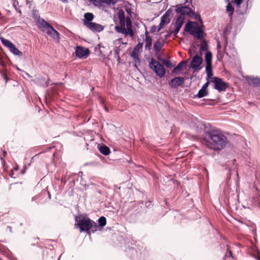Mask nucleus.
I'll return each mask as SVG.
<instances>
[{
  "label": "nucleus",
  "mask_w": 260,
  "mask_h": 260,
  "mask_svg": "<svg viewBox=\"0 0 260 260\" xmlns=\"http://www.w3.org/2000/svg\"><path fill=\"white\" fill-rule=\"evenodd\" d=\"M207 147L214 151H220L224 148L228 143L225 136L220 131L210 129L206 132Z\"/></svg>",
  "instance_id": "nucleus-1"
},
{
  "label": "nucleus",
  "mask_w": 260,
  "mask_h": 260,
  "mask_svg": "<svg viewBox=\"0 0 260 260\" xmlns=\"http://www.w3.org/2000/svg\"><path fill=\"white\" fill-rule=\"evenodd\" d=\"M184 32L183 35H184L185 32H187L191 35L198 39H202L204 36L203 29L198 25L196 22L188 21L185 25L184 28Z\"/></svg>",
  "instance_id": "nucleus-2"
},
{
  "label": "nucleus",
  "mask_w": 260,
  "mask_h": 260,
  "mask_svg": "<svg viewBox=\"0 0 260 260\" xmlns=\"http://www.w3.org/2000/svg\"><path fill=\"white\" fill-rule=\"evenodd\" d=\"M75 220L77 222L75 225L79 229L81 232H88L92 228L91 220L88 217H80L76 216Z\"/></svg>",
  "instance_id": "nucleus-3"
},
{
  "label": "nucleus",
  "mask_w": 260,
  "mask_h": 260,
  "mask_svg": "<svg viewBox=\"0 0 260 260\" xmlns=\"http://www.w3.org/2000/svg\"><path fill=\"white\" fill-rule=\"evenodd\" d=\"M126 25L127 29L125 27L123 28L122 27H118V26H115V29L118 32H120L125 35H129L132 37L134 36V32L132 29V20L129 16L126 17Z\"/></svg>",
  "instance_id": "nucleus-4"
},
{
  "label": "nucleus",
  "mask_w": 260,
  "mask_h": 260,
  "mask_svg": "<svg viewBox=\"0 0 260 260\" xmlns=\"http://www.w3.org/2000/svg\"><path fill=\"white\" fill-rule=\"evenodd\" d=\"M42 26L41 27V29L42 31H44L45 30L43 29L44 28H48L46 32L47 35L54 39H59V33L49 23L46 21L42 20Z\"/></svg>",
  "instance_id": "nucleus-5"
},
{
  "label": "nucleus",
  "mask_w": 260,
  "mask_h": 260,
  "mask_svg": "<svg viewBox=\"0 0 260 260\" xmlns=\"http://www.w3.org/2000/svg\"><path fill=\"white\" fill-rule=\"evenodd\" d=\"M149 66L157 76L160 78L162 77V65L159 61L152 58Z\"/></svg>",
  "instance_id": "nucleus-6"
},
{
  "label": "nucleus",
  "mask_w": 260,
  "mask_h": 260,
  "mask_svg": "<svg viewBox=\"0 0 260 260\" xmlns=\"http://www.w3.org/2000/svg\"><path fill=\"white\" fill-rule=\"evenodd\" d=\"M212 82L214 84V89L219 92L225 91L228 87V84L220 78L214 77Z\"/></svg>",
  "instance_id": "nucleus-7"
},
{
  "label": "nucleus",
  "mask_w": 260,
  "mask_h": 260,
  "mask_svg": "<svg viewBox=\"0 0 260 260\" xmlns=\"http://www.w3.org/2000/svg\"><path fill=\"white\" fill-rule=\"evenodd\" d=\"M184 17L182 16H179L178 17L176 20L175 23V30L174 31L172 30H170L168 32V35H166V38L169 37L173 33L174 37H176L177 36V34L179 32L180 28H181L183 23H184Z\"/></svg>",
  "instance_id": "nucleus-8"
},
{
  "label": "nucleus",
  "mask_w": 260,
  "mask_h": 260,
  "mask_svg": "<svg viewBox=\"0 0 260 260\" xmlns=\"http://www.w3.org/2000/svg\"><path fill=\"white\" fill-rule=\"evenodd\" d=\"M175 11L178 13L181 14L182 15H189L190 14L194 15V12L189 7V5L185 6L178 5L176 6Z\"/></svg>",
  "instance_id": "nucleus-9"
},
{
  "label": "nucleus",
  "mask_w": 260,
  "mask_h": 260,
  "mask_svg": "<svg viewBox=\"0 0 260 260\" xmlns=\"http://www.w3.org/2000/svg\"><path fill=\"white\" fill-rule=\"evenodd\" d=\"M90 53L88 48H85L82 46H78L76 48V55L79 58H86Z\"/></svg>",
  "instance_id": "nucleus-10"
},
{
  "label": "nucleus",
  "mask_w": 260,
  "mask_h": 260,
  "mask_svg": "<svg viewBox=\"0 0 260 260\" xmlns=\"http://www.w3.org/2000/svg\"><path fill=\"white\" fill-rule=\"evenodd\" d=\"M202 58L200 56L196 55L193 57L190 62V67L193 69L199 71L201 69V65L202 63Z\"/></svg>",
  "instance_id": "nucleus-11"
},
{
  "label": "nucleus",
  "mask_w": 260,
  "mask_h": 260,
  "mask_svg": "<svg viewBox=\"0 0 260 260\" xmlns=\"http://www.w3.org/2000/svg\"><path fill=\"white\" fill-rule=\"evenodd\" d=\"M86 27L92 31L95 32H100L102 31L105 27L104 26L95 22H86Z\"/></svg>",
  "instance_id": "nucleus-12"
},
{
  "label": "nucleus",
  "mask_w": 260,
  "mask_h": 260,
  "mask_svg": "<svg viewBox=\"0 0 260 260\" xmlns=\"http://www.w3.org/2000/svg\"><path fill=\"white\" fill-rule=\"evenodd\" d=\"M184 82L183 78L181 77H177L172 79L169 82V85L173 88H177L178 86H181Z\"/></svg>",
  "instance_id": "nucleus-13"
},
{
  "label": "nucleus",
  "mask_w": 260,
  "mask_h": 260,
  "mask_svg": "<svg viewBox=\"0 0 260 260\" xmlns=\"http://www.w3.org/2000/svg\"><path fill=\"white\" fill-rule=\"evenodd\" d=\"M245 79L250 85H252L254 87L260 86V78L247 76Z\"/></svg>",
  "instance_id": "nucleus-14"
},
{
  "label": "nucleus",
  "mask_w": 260,
  "mask_h": 260,
  "mask_svg": "<svg viewBox=\"0 0 260 260\" xmlns=\"http://www.w3.org/2000/svg\"><path fill=\"white\" fill-rule=\"evenodd\" d=\"M118 17L119 20V23L120 26H118V27H122L124 28L126 24V17L125 14L122 10H119L118 12Z\"/></svg>",
  "instance_id": "nucleus-15"
},
{
  "label": "nucleus",
  "mask_w": 260,
  "mask_h": 260,
  "mask_svg": "<svg viewBox=\"0 0 260 260\" xmlns=\"http://www.w3.org/2000/svg\"><path fill=\"white\" fill-rule=\"evenodd\" d=\"M131 57L133 58L134 60V67L138 69V66L141 64V60L139 57V51L133 49L131 54Z\"/></svg>",
  "instance_id": "nucleus-16"
},
{
  "label": "nucleus",
  "mask_w": 260,
  "mask_h": 260,
  "mask_svg": "<svg viewBox=\"0 0 260 260\" xmlns=\"http://www.w3.org/2000/svg\"><path fill=\"white\" fill-rule=\"evenodd\" d=\"M32 17L34 19H35L36 22L39 24V27L41 28L42 26V20L46 21L44 19L40 18V15H39V12L37 10L33 9L32 10Z\"/></svg>",
  "instance_id": "nucleus-17"
},
{
  "label": "nucleus",
  "mask_w": 260,
  "mask_h": 260,
  "mask_svg": "<svg viewBox=\"0 0 260 260\" xmlns=\"http://www.w3.org/2000/svg\"><path fill=\"white\" fill-rule=\"evenodd\" d=\"M187 63L186 60H182L179 63L177 67L174 68L172 71V73L174 74H178L182 70V68L184 67Z\"/></svg>",
  "instance_id": "nucleus-18"
},
{
  "label": "nucleus",
  "mask_w": 260,
  "mask_h": 260,
  "mask_svg": "<svg viewBox=\"0 0 260 260\" xmlns=\"http://www.w3.org/2000/svg\"><path fill=\"white\" fill-rule=\"evenodd\" d=\"M161 46V44L158 41L155 42L154 44V49L155 51V54L157 55L158 59L162 62V58L160 55Z\"/></svg>",
  "instance_id": "nucleus-19"
},
{
  "label": "nucleus",
  "mask_w": 260,
  "mask_h": 260,
  "mask_svg": "<svg viewBox=\"0 0 260 260\" xmlns=\"http://www.w3.org/2000/svg\"><path fill=\"white\" fill-rule=\"evenodd\" d=\"M98 147L99 151L104 155H108L110 153V148L104 144L99 145Z\"/></svg>",
  "instance_id": "nucleus-20"
},
{
  "label": "nucleus",
  "mask_w": 260,
  "mask_h": 260,
  "mask_svg": "<svg viewBox=\"0 0 260 260\" xmlns=\"http://www.w3.org/2000/svg\"><path fill=\"white\" fill-rule=\"evenodd\" d=\"M94 18V15L91 13H86L84 15L83 24L86 26V22L92 23L91 22Z\"/></svg>",
  "instance_id": "nucleus-21"
},
{
  "label": "nucleus",
  "mask_w": 260,
  "mask_h": 260,
  "mask_svg": "<svg viewBox=\"0 0 260 260\" xmlns=\"http://www.w3.org/2000/svg\"><path fill=\"white\" fill-rule=\"evenodd\" d=\"M36 82L40 86L43 87H47L49 85V82L46 81L45 78L42 77H38L36 79Z\"/></svg>",
  "instance_id": "nucleus-22"
},
{
  "label": "nucleus",
  "mask_w": 260,
  "mask_h": 260,
  "mask_svg": "<svg viewBox=\"0 0 260 260\" xmlns=\"http://www.w3.org/2000/svg\"><path fill=\"white\" fill-rule=\"evenodd\" d=\"M152 45V39L148 35V32H145V49L150 50Z\"/></svg>",
  "instance_id": "nucleus-23"
},
{
  "label": "nucleus",
  "mask_w": 260,
  "mask_h": 260,
  "mask_svg": "<svg viewBox=\"0 0 260 260\" xmlns=\"http://www.w3.org/2000/svg\"><path fill=\"white\" fill-rule=\"evenodd\" d=\"M208 90H205L203 88H201L199 90L198 93L195 95L194 98H198L199 99L202 98L208 94Z\"/></svg>",
  "instance_id": "nucleus-24"
},
{
  "label": "nucleus",
  "mask_w": 260,
  "mask_h": 260,
  "mask_svg": "<svg viewBox=\"0 0 260 260\" xmlns=\"http://www.w3.org/2000/svg\"><path fill=\"white\" fill-rule=\"evenodd\" d=\"M206 65H212V54L210 51H207L205 54Z\"/></svg>",
  "instance_id": "nucleus-25"
},
{
  "label": "nucleus",
  "mask_w": 260,
  "mask_h": 260,
  "mask_svg": "<svg viewBox=\"0 0 260 260\" xmlns=\"http://www.w3.org/2000/svg\"><path fill=\"white\" fill-rule=\"evenodd\" d=\"M208 50V44L206 41L204 39L201 41V45L200 47V52L202 55V52L207 51Z\"/></svg>",
  "instance_id": "nucleus-26"
},
{
  "label": "nucleus",
  "mask_w": 260,
  "mask_h": 260,
  "mask_svg": "<svg viewBox=\"0 0 260 260\" xmlns=\"http://www.w3.org/2000/svg\"><path fill=\"white\" fill-rule=\"evenodd\" d=\"M10 52L14 55H18V56H21L22 55V52L20 51L14 45H13L11 48L9 49Z\"/></svg>",
  "instance_id": "nucleus-27"
},
{
  "label": "nucleus",
  "mask_w": 260,
  "mask_h": 260,
  "mask_svg": "<svg viewBox=\"0 0 260 260\" xmlns=\"http://www.w3.org/2000/svg\"><path fill=\"white\" fill-rule=\"evenodd\" d=\"M1 41L3 44L8 48L9 49L11 48V47L14 45L10 41L5 39L4 38H0Z\"/></svg>",
  "instance_id": "nucleus-28"
},
{
  "label": "nucleus",
  "mask_w": 260,
  "mask_h": 260,
  "mask_svg": "<svg viewBox=\"0 0 260 260\" xmlns=\"http://www.w3.org/2000/svg\"><path fill=\"white\" fill-rule=\"evenodd\" d=\"M212 65H206V72L207 73V80L209 79L213 76Z\"/></svg>",
  "instance_id": "nucleus-29"
},
{
  "label": "nucleus",
  "mask_w": 260,
  "mask_h": 260,
  "mask_svg": "<svg viewBox=\"0 0 260 260\" xmlns=\"http://www.w3.org/2000/svg\"><path fill=\"white\" fill-rule=\"evenodd\" d=\"M226 11L229 13V16L230 17V19H232V16L234 13V8L231 4V3H229L226 7Z\"/></svg>",
  "instance_id": "nucleus-30"
},
{
  "label": "nucleus",
  "mask_w": 260,
  "mask_h": 260,
  "mask_svg": "<svg viewBox=\"0 0 260 260\" xmlns=\"http://www.w3.org/2000/svg\"><path fill=\"white\" fill-rule=\"evenodd\" d=\"M175 65H176L175 61H174V63H173L171 62L170 60H169L164 58V66H166V68L171 69L173 68L174 67H175Z\"/></svg>",
  "instance_id": "nucleus-31"
},
{
  "label": "nucleus",
  "mask_w": 260,
  "mask_h": 260,
  "mask_svg": "<svg viewBox=\"0 0 260 260\" xmlns=\"http://www.w3.org/2000/svg\"><path fill=\"white\" fill-rule=\"evenodd\" d=\"M162 27V16H161L160 17V23L159 24V28H157V27L156 26L153 25L151 27L150 29V31L151 32H154L156 31H158L159 29H160Z\"/></svg>",
  "instance_id": "nucleus-32"
},
{
  "label": "nucleus",
  "mask_w": 260,
  "mask_h": 260,
  "mask_svg": "<svg viewBox=\"0 0 260 260\" xmlns=\"http://www.w3.org/2000/svg\"><path fill=\"white\" fill-rule=\"evenodd\" d=\"M173 9L172 8H170L164 14V24L166 23H168L170 22V19H169L167 22H166V19L168 18V16H170V14L173 12Z\"/></svg>",
  "instance_id": "nucleus-33"
},
{
  "label": "nucleus",
  "mask_w": 260,
  "mask_h": 260,
  "mask_svg": "<svg viewBox=\"0 0 260 260\" xmlns=\"http://www.w3.org/2000/svg\"><path fill=\"white\" fill-rule=\"evenodd\" d=\"M99 224L100 226L103 227L106 225L107 221L106 218L104 216L100 217L98 219Z\"/></svg>",
  "instance_id": "nucleus-34"
},
{
  "label": "nucleus",
  "mask_w": 260,
  "mask_h": 260,
  "mask_svg": "<svg viewBox=\"0 0 260 260\" xmlns=\"http://www.w3.org/2000/svg\"><path fill=\"white\" fill-rule=\"evenodd\" d=\"M91 222H92V223H91L92 228H91L90 230H91V231L93 233H94L98 230L99 226L98 225V224L96 222H95L94 221H93L92 220H91Z\"/></svg>",
  "instance_id": "nucleus-35"
},
{
  "label": "nucleus",
  "mask_w": 260,
  "mask_h": 260,
  "mask_svg": "<svg viewBox=\"0 0 260 260\" xmlns=\"http://www.w3.org/2000/svg\"><path fill=\"white\" fill-rule=\"evenodd\" d=\"M115 57L117 59V60L118 63L120 62V57L119 56V50L118 49L116 48L114 50Z\"/></svg>",
  "instance_id": "nucleus-36"
},
{
  "label": "nucleus",
  "mask_w": 260,
  "mask_h": 260,
  "mask_svg": "<svg viewBox=\"0 0 260 260\" xmlns=\"http://www.w3.org/2000/svg\"><path fill=\"white\" fill-rule=\"evenodd\" d=\"M143 47V43L139 42L137 46L134 47V50H137V51H139L140 49H141Z\"/></svg>",
  "instance_id": "nucleus-37"
},
{
  "label": "nucleus",
  "mask_w": 260,
  "mask_h": 260,
  "mask_svg": "<svg viewBox=\"0 0 260 260\" xmlns=\"http://www.w3.org/2000/svg\"><path fill=\"white\" fill-rule=\"evenodd\" d=\"M227 251H228V252L225 254V256L228 258L229 257L233 258L232 251L229 249V248L228 247H227Z\"/></svg>",
  "instance_id": "nucleus-38"
},
{
  "label": "nucleus",
  "mask_w": 260,
  "mask_h": 260,
  "mask_svg": "<svg viewBox=\"0 0 260 260\" xmlns=\"http://www.w3.org/2000/svg\"><path fill=\"white\" fill-rule=\"evenodd\" d=\"M207 80V82L203 85V86L202 87V88H203L205 90H208V87L210 83V81H209V79Z\"/></svg>",
  "instance_id": "nucleus-39"
},
{
  "label": "nucleus",
  "mask_w": 260,
  "mask_h": 260,
  "mask_svg": "<svg viewBox=\"0 0 260 260\" xmlns=\"http://www.w3.org/2000/svg\"><path fill=\"white\" fill-rule=\"evenodd\" d=\"M235 4L238 8H240V5L242 2V0H234Z\"/></svg>",
  "instance_id": "nucleus-40"
},
{
  "label": "nucleus",
  "mask_w": 260,
  "mask_h": 260,
  "mask_svg": "<svg viewBox=\"0 0 260 260\" xmlns=\"http://www.w3.org/2000/svg\"><path fill=\"white\" fill-rule=\"evenodd\" d=\"M192 15L194 16L195 19H199L201 21V16L199 14L196 15L194 13V15Z\"/></svg>",
  "instance_id": "nucleus-41"
},
{
  "label": "nucleus",
  "mask_w": 260,
  "mask_h": 260,
  "mask_svg": "<svg viewBox=\"0 0 260 260\" xmlns=\"http://www.w3.org/2000/svg\"><path fill=\"white\" fill-rule=\"evenodd\" d=\"M249 167H250V168H253V169H255L256 168L254 167V165H252L251 163L250 162H248V165Z\"/></svg>",
  "instance_id": "nucleus-42"
},
{
  "label": "nucleus",
  "mask_w": 260,
  "mask_h": 260,
  "mask_svg": "<svg viewBox=\"0 0 260 260\" xmlns=\"http://www.w3.org/2000/svg\"><path fill=\"white\" fill-rule=\"evenodd\" d=\"M185 4L189 3L190 5L192 4V0H185Z\"/></svg>",
  "instance_id": "nucleus-43"
},
{
  "label": "nucleus",
  "mask_w": 260,
  "mask_h": 260,
  "mask_svg": "<svg viewBox=\"0 0 260 260\" xmlns=\"http://www.w3.org/2000/svg\"><path fill=\"white\" fill-rule=\"evenodd\" d=\"M217 48L218 49H220L221 48V46H220V43H219V42H218V44L217 45Z\"/></svg>",
  "instance_id": "nucleus-44"
},
{
  "label": "nucleus",
  "mask_w": 260,
  "mask_h": 260,
  "mask_svg": "<svg viewBox=\"0 0 260 260\" xmlns=\"http://www.w3.org/2000/svg\"><path fill=\"white\" fill-rule=\"evenodd\" d=\"M101 1L108 4V2L109 1V0H101Z\"/></svg>",
  "instance_id": "nucleus-45"
},
{
  "label": "nucleus",
  "mask_w": 260,
  "mask_h": 260,
  "mask_svg": "<svg viewBox=\"0 0 260 260\" xmlns=\"http://www.w3.org/2000/svg\"><path fill=\"white\" fill-rule=\"evenodd\" d=\"M63 3H68V0H60Z\"/></svg>",
  "instance_id": "nucleus-46"
},
{
  "label": "nucleus",
  "mask_w": 260,
  "mask_h": 260,
  "mask_svg": "<svg viewBox=\"0 0 260 260\" xmlns=\"http://www.w3.org/2000/svg\"><path fill=\"white\" fill-rule=\"evenodd\" d=\"M26 75H27V76H28V77H31V76H30V75L29 74H28L27 73H26V72H24V71H23Z\"/></svg>",
  "instance_id": "nucleus-47"
},
{
  "label": "nucleus",
  "mask_w": 260,
  "mask_h": 260,
  "mask_svg": "<svg viewBox=\"0 0 260 260\" xmlns=\"http://www.w3.org/2000/svg\"><path fill=\"white\" fill-rule=\"evenodd\" d=\"M8 228L9 229V231L10 232H12V228L11 226H8Z\"/></svg>",
  "instance_id": "nucleus-48"
},
{
  "label": "nucleus",
  "mask_w": 260,
  "mask_h": 260,
  "mask_svg": "<svg viewBox=\"0 0 260 260\" xmlns=\"http://www.w3.org/2000/svg\"><path fill=\"white\" fill-rule=\"evenodd\" d=\"M31 2L29 1H28V0H27V1H26V4H29V3H31Z\"/></svg>",
  "instance_id": "nucleus-49"
},
{
  "label": "nucleus",
  "mask_w": 260,
  "mask_h": 260,
  "mask_svg": "<svg viewBox=\"0 0 260 260\" xmlns=\"http://www.w3.org/2000/svg\"><path fill=\"white\" fill-rule=\"evenodd\" d=\"M166 74V71H165V69L164 68V76H165Z\"/></svg>",
  "instance_id": "nucleus-50"
},
{
  "label": "nucleus",
  "mask_w": 260,
  "mask_h": 260,
  "mask_svg": "<svg viewBox=\"0 0 260 260\" xmlns=\"http://www.w3.org/2000/svg\"><path fill=\"white\" fill-rule=\"evenodd\" d=\"M36 197H33L31 199V201H35V199Z\"/></svg>",
  "instance_id": "nucleus-51"
},
{
  "label": "nucleus",
  "mask_w": 260,
  "mask_h": 260,
  "mask_svg": "<svg viewBox=\"0 0 260 260\" xmlns=\"http://www.w3.org/2000/svg\"><path fill=\"white\" fill-rule=\"evenodd\" d=\"M236 173L237 176L238 177V173L237 171H236Z\"/></svg>",
  "instance_id": "nucleus-52"
},
{
  "label": "nucleus",
  "mask_w": 260,
  "mask_h": 260,
  "mask_svg": "<svg viewBox=\"0 0 260 260\" xmlns=\"http://www.w3.org/2000/svg\"><path fill=\"white\" fill-rule=\"evenodd\" d=\"M48 196H49V198L50 199V196H50V194L49 193V192H48Z\"/></svg>",
  "instance_id": "nucleus-53"
},
{
  "label": "nucleus",
  "mask_w": 260,
  "mask_h": 260,
  "mask_svg": "<svg viewBox=\"0 0 260 260\" xmlns=\"http://www.w3.org/2000/svg\"><path fill=\"white\" fill-rule=\"evenodd\" d=\"M257 258V260H260V256H259Z\"/></svg>",
  "instance_id": "nucleus-54"
},
{
  "label": "nucleus",
  "mask_w": 260,
  "mask_h": 260,
  "mask_svg": "<svg viewBox=\"0 0 260 260\" xmlns=\"http://www.w3.org/2000/svg\"><path fill=\"white\" fill-rule=\"evenodd\" d=\"M105 109L106 111H108V109H107V108L106 107H105Z\"/></svg>",
  "instance_id": "nucleus-55"
},
{
  "label": "nucleus",
  "mask_w": 260,
  "mask_h": 260,
  "mask_svg": "<svg viewBox=\"0 0 260 260\" xmlns=\"http://www.w3.org/2000/svg\"><path fill=\"white\" fill-rule=\"evenodd\" d=\"M62 182H63L64 184L66 183V181H63V179H62Z\"/></svg>",
  "instance_id": "nucleus-56"
},
{
  "label": "nucleus",
  "mask_w": 260,
  "mask_h": 260,
  "mask_svg": "<svg viewBox=\"0 0 260 260\" xmlns=\"http://www.w3.org/2000/svg\"><path fill=\"white\" fill-rule=\"evenodd\" d=\"M17 70H19V71H22V72L23 71H21L20 69H19V68H17Z\"/></svg>",
  "instance_id": "nucleus-57"
},
{
  "label": "nucleus",
  "mask_w": 260,
  "mask_h": 260,
  "mask_svg": "<svg viewBox=\"0 0 260 260\" xmlns=\"http://www.w3.org/2000/svg\"><path fill=\"white\" fill-rule=\"evenodd\" d=\"M4 64H4V63H2V66H4Z\"/></svg>",
  "instance_id": "nucleus-58"
},
{
  "label": "nucleus",
  "mask_w": 260,
  "mask_h": 260,
  "mask_svg": "<svg viewBox=\"0 0 260 260\" xmlns=\"http://www.w3.org/2000/svg\"><path fill=\"white\" fill-rule=\"evenodd\" d=\"M6 152H5H5H4V154H6Z\"/></svg>",
  "instance_id": "nucleus-59"
},
{
  "label": "nucleus",
  "mask_w": 260,
  "mask_h": 260,
  "mask_svg": "<svg viewBox=\"0 0 260 260\" xmlns=\"http://www.w3.org/2000/svg\"><path fill=\"white\" fill-rule=\"evenodd\" d=\"M227 1H228L229 0H226Z\"/></svg>",
  "instance_id": "nucleus-60"
}]
</instances>
